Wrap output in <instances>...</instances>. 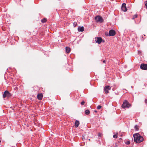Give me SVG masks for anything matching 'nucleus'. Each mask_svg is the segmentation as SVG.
<instances>
[{
	"label": "nucleus",
	"instance_id": "20e7f679",
	"mask_svg": "<svg viewBox=\"0 0 147 147\" xmlns=\"http://www.w3.org/2000/svg\"><path fill=\"white\" fill-rule=\"evenodd\" d=\"M95 19L97 22H102L103 21L102 19L100 16H97L95 18Z\"/></svg>",
	"mask_w": 147,
	"mask_h": 147
},
{
	"label": "nucleus",
	"instance_id": "412c9836",
	"mask_svg": "<svg viewBox=\"0 0 147 147\" xmlns=\"http://www.w3.org/2000/svg\"><path fill=\"white\" fill-rule=\"evenodd\" d=\"M85 103V102L84 101H82L81 102V104L82 105H83L84 103Z\"/></svg>",
	"mask_w": 147,
	"mask_h": 147
},
{
	"label": "nucleus",
	"instance_id": "f257e3e1",
	"mask_svg": "<svg viewBox=\"0 0 147 147\" xmlns=\"http://www.w3.org/2000/svg\"><path fill=\"white\" fill-rule=\"evenodd\" d=\"M134 141L138 143H140L143 141V138L138 133L134 134L133 135Z\"/></svg>",
	"mask_w": 147,
	"mask_h": 147
},
{
	"label": "nucleus",
	"instance_id": "423d86ee",
	"mask_svg": "<svg viewBox=\"0 0 147 147\" xmlns=\"http://www.w3.org/2000/svg\"><path fill=\"white\" fill-rule=\"evenodd\" d=\"M111 87L109 86H106L104 88V90L105 93L106 94H107L109 93V90H110Z\"/></svg>",
	"mask_w": 147,
	"mask_h": 147
},
{
	"label": "nucleus",
	"instance_id": "aec40b11",
	"mask_svg": "<svg viewBox=\"0 0 147 147\" xmlns=\"http://www.w3.org/2000/svg\"><path fill=\"white\" fill-rule=\"evenodd\" d=\"M145 3V5L146 6V7L147 9V0L145 2H144Z\"/></svg>",
	"mask_w": 147,
	"mask_h": 147
},
{
	"label": "nucleus",
	"instance_id": "dca6fc26",
	"mask_svg": "<svg viewBox=\"0 0 147 147\" xmlns=\"http://www.w3.org/2000/svg\"><path fill=\"white\" fill-rule=\"evenodd\" d=\"M47 21V20L45 19H44L41 20V22L43 23H45V22Z\"/></svg>",
	"mask_w": 147,
	"mask_h": 147
},
{
	"label": "nucleus",
	"instance_id": "5701e85b",
	"mask_svg": "<svg viewBox=\"0 0 147 147\" xmlns=\"http://www.w3.org/2000/svg\"><path fill=\"white\" fill-rule=\"evenodd\" d=\"M98 136L99 137H101V134L100 133H99L98 134Z\"/></svg>",
	"mask_w": 147,
	"mask_h": 147
},
{
	"label": "nucleus",
	"instance_id": "7ed1b4c3",
	"mask_svg": "<svg viewBox=\"0 0 147 147\" xmlns=\"http://www.w3.org/2000/svg\"><path fill=\"white\" fill-rule=\"evenodd\" d=\"M11 96V94L7 90L5 91L3 95V96L4 98L6 97L9 98Z\"/></svg>",
	"mask_w": 147,
	"mask_h": 147
},
{
	"label": "nucleus",
	"instance_id": "c756f323",
	"mask_svg": "<svg viewBox=\"0 0 147 147\" xmlns=\"http://www.w3.org/2000/svg\"><path fill=\"white\" fill-rule=\"evenodd\" d=\"M144 36H145V35L144 34Z\"/></svg>",
	"mask_w": 147,
	"mask_h": 147
},
{
	"label": "nucleus",
	"instance_id": "b1692460",
	"mask_svg": "<svg viewBox=\"0 0 147 147\" xmlns=\"http://www.w3.org/2000/svg\"><path fill=\"white\" fill-rule=\"evenodd\" d=\"M145 102L147 104V99H146L145 100Z\"/></svg>",
	"mask_w": 147,
	"mask_h": 147
},
{
	"label": "nucleus",
	"instance_id": "6e6552de",
	"mask_svg": "<svg viewBox=\"0 0 147 147\" xmlns=\"http://www.w3.org/2000/svg\"><path fill=\"white\" fill-rule=\"evenodd\" d=\"M140 68L141 69L143 70L147 69V64H142L140 66Z\"/></svg>",
	"mask_w": 147,
	"mask_h": 147
},
{
	"label": "nucleus",
	"instance_id": "f8f14e48",
	"mask_svg": "<svg viewBox=\"0 0 147 147\" xmlns=\"http://www.w3.org/2000/svg\"><path fill=\"white\" fill-rule=\"evenodd\" d=\"M80 124V122L78 120H76L75 122V126L76 127H78Z\"/></svg>",
	"mask_w": 147,
	"mask_h": 147
},
{
	"label": "nucleus",
	"instance_id": "bb28decb",
	"mask_svg": "<svg viewBox=\"0 0 147 147\" xmlns=\"http://www.w3.org/2000/svg\"><path fill=\"white\" fill-rule=\"evenodd\" d=\"M83 140H85V139L84 138H82Z\"/></svg>",
	"mask_w": 147,
	"mask_h": 147
},
{
	"label": "nucleus",
	"instance_id": "0eeeda50",
	"mask_svg": "<svg viewBox=\"0 0 147 147\" xmlns=\"http://www.w3.org/2000/svg\"><path fill=\"white\" fill-rule=\"evenodd\" d=\"M109 36H113L115 35L116 32L113 30H111L109 31Z\"/></svg>",
	"mask_w": 147,
	"mask_h": 147
},
{
	"label": "nucleus",
	"instance_id": "f3484780",
	"mask_svg": "<svg viewBox=\"0 0 147 147\" xmlns=\"http://www.w3.org/2000/svg\"><path fill=\"white\" fill-rule=\"evenodd\" d=\"M137 17V15L136 14L132 18V19H134L135 18H136Z\"/></svg>",
	"mask_w": 147,
	"mask_h": 147
},
{
	"label": "nucleus",
	"instance_id": "4be33fe9",
	"mask_svg": "<svg viewBox=\"0 0 147 147\" xmlns=\"http://www.w3.org/2000/svg\"><path fill=\"white\" fill-rule=\"evenodd\" d=\"M77 23L76 22H75L73 23L74 26V27L76 26V25H77Z\"/></svg>",
	"mask_w": 147,
	"mask_h": 147
},
{
	"label": "nucleus",
	"instance_id": "a211bd4d",
	"mask_svg": "<svg viewBox=\"0 0 147 147\" xmlns=\"http://www.w3.org/2000/svg\"><path fill=\"white\" fill-rule=\"evenodd\" d=\"M101 107L102 106L100 105H99L97 107V109H100Z\"/></svg>",
	"mask_w": 147,
	"mask_h": 147
},
{
	"label": "nucleus",
	"instance_id": "cd10ccee",
	"mask_svg": "<svg viewBox=\"0 0 147 147\" xmlns=\"http://www.w3.org/2000/svg\"><path fill=\"white\" fill-rule=\"evenodd\" d=\"M94 112H96H96H97V111H96V110H95V111H94Z\"/></svg>",
	"mask_w": 147,
	"mask_h": 147
},
{
	"label": "nucleus",
	"instance_id": "f03ea898",
	"mask_svg": "<svg viewBox=\"0 0 147 147\" xmlns=\"http://www.w3.org/2000/svg\"><path fill=\"white\" fill-rule=\"evenodd\" d=\"M131 106L130 104L126 100L123 102L122 107L124 108H129Z\"/></svg>",
	"mask_w": 147,
	"mask_h": 147
},
{
	"label": "nucleus",
	"instance_id": "ddd939ff",
	"mask_svg": "<svg viewBox=\"0 0 147 147\" xmlns=\"http://www.w3.org/2000/svg\"><path fill=\"white\" fill-rule=\"evenodd\" d=\"M66 51L67 53H69L70 51V48L69 47H66L65 48Z\"/></svg>",
	"mask_w": 147,
	"mask_h": 147
},
{
	"label": "nucleus",
	"instance_id": "1a4fd4ad",
	"mask_svg": "<svg viewBox=\"0 0 147 147\" xmlns=\"http://www.w3.org/2000/svg\"><path fill=\"white\" fill-rule=\"evenodd\" d=\"M121 10L124 11H126L127 10V9L126 7V4L123 3L121 6Z\"/></svg>",
	"mask_w": 147,
	"mask_h": 147
},
{
	"label": "nucleus",
	"instance_id": "a878e982",
	"mask_svg": "<svg viewBox=\"0 0 147 147\" xmlns=\"http://www.w3.org/2000/svg\"><path fill=\"white\" fill-rule=\"evenodd\" d=\"M130 144V142H127V144Z\"/></svg>",
	"mask_w": 147,
	"mask_h": 147
},
{
	"label": "nucleus",
	"instance_id": "6ab92c4d",
	"mask_svg": "<svg viewBox=\"0 0 147 147\" xmlns=\"http://www.w3.org/2000/svg\"><path fill=\"white\" fill-rule=\"evenodd\" d=\"M117 134H116L113 135V138H117Z\"/></svg>",
	"mask_w": 147,
	"mask_h": 147
},
{
	"label": "nucleus",
	"instance_id": "4468645a",
	"mask_svg": "<svg viewBox=\"0 0 147 147\" xmlns=\"http://www.w3.org/2000/svg\"><path fill=\"white\" fill-rule=\"evenodd\" d=\"M85 114L86 115H88L89 114L90 111L88 110H86L85 111Z\"/></svg>",
	"mask_w": 147,
	"mask_h": 147
},
{
	"label": "nucleus",
	"instance_id": "9d476101",
	"mask_svg": "<svg viewBox=\"0 0 147 147\" xmlns=\"http://www.w3.org/2000/svg\"><path fill=\"white\" fill-rule=\"evenodd\" d=\"M43 97V95L42 93H38L37 95V97L38 99L41 100L42 99Z\"/></svg>",
	"mask_w": 147,
	"mask_h": 147
},
{
	"label": "nucleus",
	"instance_id": "c85d7f7f",
	"mask_svg": "<svg viewBox=\"0 0 147 147\" xmlns=\"http://www.w3.org/2000/svg\"><path fill=\"white\" fill-rule=\"evenodd\" d=\"M114 0H111V1H114Z\"/></svg>",
	"mask_w": 147,
	"mask_h": 147
},
{
	"label": "nucleus",
	"instance_id": "2eb2a0df",
	"mask_svg": "<svg viewBox=\"0 0 147 147\" xmlns=\"http://www.w3.org/2000/svg\"><path fill=\"white\" fill-rule=\"evenodd\" d=\"M139 126L137 125H136L134 126V128L136 130L138 131V130L139 128Z\"/></svg>",
	"mask_w": 147,
	"mask_h": 147
},
{
	"label": "nucleus",
	"instance_id": "9b49d317",
	"mask_svg": "<svg viewBox=\"0 0 147 147\" xmlns=\"http://www.w3.org/2000/svg\"><path fill=\"white\" fill-rule=\"evenodd\" d=\"M78 29L79 31L83 32L84 30V28L83 26L79 27Z\"/></svg>",
	"mask_w": 147,
	"mask_h": 147
},
{
	"label": "nucleus",
	"instance_id": "393cba45",
	"mask_svg": "<svg viewBox=\"0 0 147 147\" xmlns=\"http://www.w3.org/2000/svg\"><path fill=\"white\" fill-rule=\"evenodd\" d=\"M103 62L104 63H105V60H103Z\"/></svg>",
	"mask_w": 147,
	"mask_h": 147
},
{
	"label": "nucleus",
	"instance_id": "39448f33",
	"mask_svg": "<svg viewBox=\"0 0 147 147\" xmlns=\"http://www.w3.org/2000/svg\"><path fill=\"white\" fill-rule=\"evenodd\" d=\"M95 41L96 43L98 44H100L102 40V38L99 37H97L95 38Z\"/></svg>",
	"mask_w": 147,
	"mask_h": 147
}]
</instances>
